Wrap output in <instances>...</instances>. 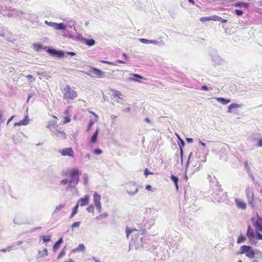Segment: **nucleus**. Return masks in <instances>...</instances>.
<instances>
[{
    "mask_svg": "<svg viewBox=\"0 0 262 262\" xmlns=\"http://www.w3.org/2000/svg\"><path fill=\"white\" fill-rule=\"evenodd\" d=\"M253 225L256 228V232L260 231L262 229V222L259 221L253 222Z\"/></svg>",
    "mask_w": 262,
    "mask_h": 262,
    "instance_id": "30",
    "label": "nucleus"
},
{
    "mask_svg": "<svg viewBox=\"0 0 262 262\" xmlns=\"http://www.w3.org/2000/svg\"><path fill=\"white\" fill-rule=\"evenodd\" d=\"M245 193L249 205L253 208L254 207V203L253 189L251 187H247L245 190Z\"/></svg>",
    "mask_w": 262,
    "mask_h": 262,
    "instance_id": "4",
    "label": "nucleus"
},
{
    "mask_svg": "<svg viewBox=\"0 0 262 262\" xmlns=\"http://www.w3.org/2000/svg\"><path fill=\"white\" fill-rule=\"evenodd\" d=\"M246 255L250 258H253L255 256V252L251 248L248 252H246Z\"/></svg>",
    "mask_w": 262,
    "mask_h": 262,
    "instance_id": "36",
    "label": "nucleus"
},
{
    "mask_svg": "<svg viewBox=\"0 0 262 262\" xmlns=\"http://www.w3.org/2000/svg\"><path fill=\"white\" fill-rule=\"evenodd\" d=\"M245 239H246V238H245V236H244L243 235H241L237 238V244H241L242 243H243L245 241Z\"/></svg>",
    "mask_w": 262,
    "mask_h": 262,
    "instance_id": "46",
    "label": "nucleus"
},
{
    "mask_svg": "<svg viewBox=\"0 0 262 262\" xmlns=\"http://www.w3.org/2000/svg\"><path fill=\"white\" fill-rule=\"evenodd\" d=\"M78 207L79 206L77 205H76L75 206L73 209L72 212L74 213L75 214H76L77 213Z\"/></svg>",
    "mask_w": 262,
    "mask_h": 262,
    "instance_id": "60",
    "label": "nucleus"
},
{
    "mask_svg": "<svg viewBox=\"0 0 262 262\" xmlns=\"http://www.w3.org/2000/svg\"><path fill=\"white\" fill-rule=\"evenodd\" d=\"M47 127L49 128L50 130L51 129H55L57 127V126L56 125V121H52L50 122L48 125L47 126Z\"/></svg>",
    "mask_w": 262,
    "mask_h": 262,
    "instance_id": "34",
    "label": "nucleus"
},
{
    "mask_svg": "<svg viewBox=\"0 0 262 262\" xmlns=\"http://www.w3.org/2000/svg\"><path fill=\"white\" fill-rule=\"evenodd\" d=\"M179 138V145L180 148H181V157L182 158V154H183L182 147L184 146V145H185V142H184V141L183 140H182L180 138Z\"/></svg>",
    "mask_w": 262,
    "mask_h": 262,
    "instance_id": "40",
    "label": "nucleus"
},
{
    "mask_svg": "<svg viewBox=\"0 0 262 262\" xmlns=\"http://www.w3.org/2000/svg\"><path fill=\"white\" fill-rule=\"evenodd\" d=\"M102 150L100 149H96L93 151V152L95 155H100L102 153Z\"/></svg>",
    "mask_w": 262,
    "mask_h": 262,
    "instance_id": "56",
    "label": "nucleus"
},
{
    "mask_svg": "<svg viewBox=\"0 0 262 262\" xmlns=\"http://www.w3.org/2000/svg\"><path fill=\"white\" fill-rule=\"evenodd\" d=\"M26 77L28 79H32V81H34L35 80V79L31 75H28L26 76Z\"/></svg>",
    "mask_w": 262,
    "mask_h": 262,
    "instance_id": "63",
    "label": "nucleus"
},
{
    "mask_svg": "<svg viewBox=\"0 0 262 262\" xmlns=\"http://www.w3.org/2000/svg\"><path fill=\"white\" fill-rule=\"evenodd\" d=\"M208 179L211 181V187H213L214 189V191L211 194V198L213 200L214 202H221L222 201L224 198V194L222 192V189L221 185H219V182L215 179L211 181V176H208Z\"/></svg>",
    "mask_w": 262,
    "mask_h": 262,
    "instance_id": "1",
    "label": "nucleus"
},
{
    "mask_svg": "<svg viewBox=\"0 0 262 262\" xmlns=\"http://www.w3.org/2000/svg\"><path fill=\"white\" fill-rule=\"evenodd\" d=\"M235 203L238 208L242 210L246 209L247 206L246 204L243 202L241 200L235 199Z\"/></svg>",
    "mask_w": 262,
    "mask_h": 262,
    "instance_id": "18",
    "label": "nucleus"
},
{
    "mask_svg": "<svg viewBox=\"0 0 262 262\" xmlns=\"http://www.w3.org/2000/svg\"><path fill=\"white\" fill-rule=\"evenodd\" d=\"M64 249H65V248H64L61 250V251L59 253V255L58 256V258H60L62 257V256H63L65 255L66 252H65Z\"/></svg>",
    "mask_w": 262,
    "mask_h": 262,
    "instance_id": "50",
    "label": "nucleus"
},
{
    "mask_svg": "<svg viewBox=\"0 0 262 262\" xmlns=\"http://www.w3.org/2000/svg\"><path fill=\"white\" fill-rule=\"evenodd\" d=\"M139 41L145 44L152 43L155 45L159 46H163L164 45V43L162 41H158L157 40H148L145 38H141L139 39Z\"/></svg>",
    "mask_w": 262,
    "mask_h": 262,
    "instance_id": "15",
    "label": "nucleus"
},
{
    "mask_svg": "<svg viewBox=\"0 0 262 262\" xmlns=\"http://www.w3.org/2000/svg\"><path fill=\"white\" fill-rule=\"evenodd\" d=\"M80 225V222H74L72 225V228H74V227H79V226Z\"/></svg>",
    "mask_w": 262,
    "mask_h": 262,
    "instance_id": "53",
    "label": "nucleus"
},
{
    "mask_svg": "<svg viewBox=\"0 0 262 262\" xmlns=\"http://www.w3.org/2000/svg\"><path fill=\"white\" fill-rule=\"evenodd\" d=\"M124 106H126L127 107H125L124 109L123 108V107L122 106H118V107H119L120 108L122 109V111H124V112H128L130 111V107L129 106V104L126 103V104H124Z\"/></svg>",
    "mask_w": 262,
    "mask_h": 262,
    "instance_id": "41",
    "label": "nucleus"
},
{
    "mask_svg": "<svg viewBox=\"0 0 262 262\" xmlns=\"http://www.w3.org/2000/svg\"><path fill=\"white\" fill-rule=\"evenodd\" d=\"M85 74L88 76L96 78L103 77L104 75V72L96 68H92L85 73Z\"/></svg>",
    "mask_w": 262,
    "mask_h": 262,
    "instance_id": "6",
    "label": "nucleus"
},
{
    "mask_svg": "<svg viewBox=\"0 0 262 262\" xmlns=\"http://www.w3.org/2000/svg\"><path fill=\"white\" fill-rule=\"evenodd\" d=\"M210 20H213V21H220V20H221V17L220 16H218L217 15H212L210 16Z\"/></svg>",
    "mask_w": 262,
    "mask_h": 262,
    "instance_id": "42",
    "label": "nucleus"
},
{
    "mask_svg": "<svg viewBox=\"0 0 262 262\" xmlns=\"http://www.w3.org/2000/svg\"><path fill=\"white\" fill-rule=\"evenodd\" d=\"M68 183H69V181L68 179H63L60 182L61 184H67Z\"/></svg>",
    "mask_w": 262,
    "mask_h": 262,
    "instance_id": "61",
    "label": "nucleus"
},
{
    "mask_svg": "<svg viewBox=\"0 0 262 262\" xmlns=\"http://www.w3.org/2000/svg\"><path fill=\"white\" fill-rule=\"evenodd\" d=\"M71 118L69 116L65 117L64 118L63 124L69 123L71 121Z\"/></svg>",
    "mask_w": 262,
    "mask_h": 262,
    "instance_id": "52",
    "label": "nucleus"
},
{
    "mask_svg": "<svg viewBox=\"0 0 262 262\" xmlns=\"http://www.w3.org/2000/svg\"><path fill=\"white\" fill-rule=\"evenodd\" d=\"M127 193L130 195H135L138 191V188L134 182H130L125 185Z\"/></svg>",
    "mask_w": 262,
    "mask_h": 262,
    "instance_id": "5",
    "label": "nucleus"
},
{
    "mask_svg": "<svg viewBox=\"0 0 262 262\" xmlns=\"http://www.w3.org/2000/svg\"><path fill=\"white\" fill-rule=\"evenodd\" d=\"M99 128H97L94 134L93 135V136L91 137L90 139V142L92 143H96L97 139L98 134L99 133Z\"/></svg>",
    "mask_w": 262,
    "mask_h": 262,
    "instance_id": "29",
    "label": "nucleus"
},
{
    "mask_svg": "<svg viewBox=\"0 0 262 262\" xmlns=\"http://www.w3.org/2000/svg\"><path fill=\"white\" fill-rule=\"evenodd\" d=\"M51 131L53 136H56L60 139L64 140L67 138L66 133L62 130H59L57 127L55 129H51Z\"/></svg>",
    "mask_w": 262,
    "mask_h": 262,
    "instance_id": "9",
    "label": "nucleus"
},
{
    "mask_svg": "<svg viewBox=\"0 0 262 262\" xmlns=\"http://www.w3.org/2000/svg\"><path fill=\"white\" fill-rule=\"evenodd\" d=\"M90 200V197L88 195H86L84 198H81L78 202L76 205L78 206H80L81 207L87 205L89 204Z\"/></svg>",
    "mask_w": 262,
    "mask_h": 262,
    "instance_id": "17",
    "label": "nucleus"
},
{
    "mask_svg": "<svg viewBox=\"0 0 262 262\" xmlns=\"http://www.w3.org/2000/svg\"><path fill=\"white\" fill-rule=\"evenodd\" d=\"M135 231H137V230H136V229H130L129 228L127 227L126 229V234L127 237L128 238L129 235L130 233H133V232H134Z\"/></svg>",
    "mask_w": 262,
    "mask_h": 262,
    "instance_id": "45",
    "label": "nucleus"
},
{
    "mask_svg": "<svg viewBox=\"0 0 262 262\" xmlns=\"http://www.w3.org/2000/svg\"><path fill=\"white\" fill-rule=\"evenodd\" d=\"M247 236L249 238L250 241H251V239L254 237V233L252 229L251 226H248V229L246 233Z\"/></svg>",
    "mask_w": 262,
    "mask_h": 262,
    "instance_id": "22",
    "label": "nucleus"
},
{
    "mask_svg": "<svg viewBox=\"0 0 262 262\" xmlns=\"http://www.w3.org/2000/svg\"><path fill=\"white\" fill-rule=\"evenodd\" d=\"M210 16H209V17H203L201 18L200 20L201 21H209V20H210Z\"/></svg>",
    "mask_w": 262,
    "mask_h": 262,
    "instance_id": "57",
    "label": "nucleus"
},
{
    "mask_svg": "<svg viewBox=\"0 0 262 262\" xmlns=\"http://www.w3.org/2000/svg\"><path fill=\"white\" fill-rule=\"evenodd\" d=\"M235 13L238 15L240 16L242 15L243 14V11L241 10L236 9L235 10Z\"/></svg>",
    "mask_w": 262,
    "mask_h": 262,
    "instance_id": "54",
    "label": "nucleus"
},
{
    "mask_svg": "<svg viewBox=\"0 0 262 262\" xmlns=\"http://www.w3.org/2000/svg\"><path fill=\"white\" fill-rule=\"evenodd\" d=\"M215 99L219 102L224 105L227 104L231 101L230 99H226L223 97H216Z\"/></svg>",
    "mask_w": 262,
    "mask_h": 262,
    "instance_id": "25",
    "label": "nucleus"
},
{
    "mask_svg": "<svg viewBox=\"0 0 262 262\" xmlns=\"http://www.w3.org/2000/svg\"><path fill=\"white\" fill-rule=\"evenodd\" d=\"M21 136H25V134L23 133L13 136V140L15 144H19L21 142Z\"/></svg>",
    "mask_w": 262,
    "mask_h": 262,
    "instance_id": "23",
    "label": "nucleus"
},
{
    "mask_svg": "<svg viewBox=\"0 0 262 262\" xmlns=\"http://www.w3.org/2000/svg\"><path fill=\"white\" fill-rule=\"evenodd\" d=\"M256 236L257 239L262 240V234L259 233L258 232H256Z\"/></svg>",
    "mask_w": 262,
    "mask_h": 262,
    "instance_id": "59",
    "label": "nucleus"
},
{
    "mask_svg": "<svg viewBox=\"0 0 262 262\" xmlns=\"http://www.w3.org/2000/svg\"><path fill=\"white\" fill-rule=\"evenodd\" d=\"M94 124V121H93V120H91L88 124L87 131H89L91 127Z\"/></svg>",
    "mask_w": 262,
    "mask_h": 262,
    "instance_id": "51",
    "label": "nucleus"
},
{
    "mask_svg": "<svg viewBox=\"0 0 262 262\" xmlns=\"http://www.w3.org/2000/svg\"><path fill=\"white\" fill-rule=\"evenodd\" d=\"M116 102L124 106L126 104V100L123 98V95L118 91H116Z\"/></svg>",
    "mask_w": 262,
    "mask_h": 262,
    "instance_id": "14",
    "label": "nucleus"
},
{
    "mask_svg": "<svg viewBox=\"0 0 262 262\" xmlns=\"http://www.w3.org/2000/svg\"><path fill=\"white\" fill-rule=\"evenodd\" d=\"M87 211L90 213H94V207L93 205H91L88 206L86 208Z\"/></svg>",
    "mask_w": 262,
    "mask_h": 262,
    "instance_id": "48",
    "label": "nucleus"
},
{
    "mask_svg": "<svg viewBox=\"0 0 262 262\" xmlns=\"http://www.w3.org/2000/svg\"><path fill=\"white\" fill-rule=\"evenodd\" d=\"M101 195L97 192H95L93 195V201L95 205L96 209L99 213L101 211V206L100 203Z\"/></svg>",
    "mask_w": 262,
    "mask_h": 262,
    "instance_id": "7",
    "label": "nucleus"
},
{
    "mask_svg": "<svg viewBox=\"0 0 262 262\" xmlns=\"http://www.w3.org/2000/svg\"><path fill=\"white\" fill-rule=\"evenodd\" d=\"M29 121L30 120L28 119V117L26 116L23 120L18 122L15 123L14 126L27 125L29 123Z\"/></svg>",
    "mask_w": 262,
    "mask_h": 262,
    "instance_id": "21",
    "label": "nucleus"
},
{
    "mask_svg": "<svg viewBox=\"0 0 262 262\" xmlns=\"http://www.w3.org/2000/svg\"><path fill=\"white\" fill-rule=\"evenodd\" d=\"M144 174L146 177H147L148 174H151L152 173L150 172L147 168H146L144 171Z\"/></svg>",
    "mask_w": 262,
    "mask_h": 262,
    "instance_id": "58",
    "label": "nucleus"
},
{
    "mask_svg": "<svg viewBox=\"0 0 262 262\" xmlns=\"http://www.w3.org/2000/svg\"><path fill=\"white\" fill-rule=\"evenodd\" d=\"M49 53L52 55H56L58 57H62L64 56V52L62 51H57L55 49H49Z\"/></svg>",
    "mask_w": 262,
    "mask_h": 262,
    "instance_id": "20",
    "label": "nucleus"
},
{
    "mask_svg": "<svg viewBox=\"0 0 262 262\" xmlns=\"http://www.w3.org/2000/svg\"><path fill=\"white\" fill-rule=\"evenodd\" d=\"M211 60L213 63L216 65H222L225 62L224 59L221 57L216 53L211 55Z\"/></svg>",
    "mask_w": 262,
    "mask_h": 262,
    "instance_id": "11",
    "label": "nucleus"
},
{
    "mask_svg": "<svg viewBox=\"0 0 262 262\" xmlns=\"http://www.w3.org/2000/svg\"><path fill=\"white\" fill-rule=\"evenodd\" d=\"M60 24L63 26L60 31H63L66 30L67 28H72L75 26L76 22L74 19L69 18L66 20L64 23H61Z\"/></svg>",
    "mask_w": 262,
    "mask_h": 262,
    "instance_id": "10",
    "label": "nucleus"
},
{
    "mask_svg": "<svg viewBox=\"0 0 262 262\" xmlns=\"http://www.w3.org/2000/svg\"><path fill=\"white\" fill-rule=\"evenodd\" d=\"M256 146L258 147H262V139L258 140Z\"/></svg>",
    "mask_w": 262,
    "mask_h": 262,
    "instance_id": "62",
    "label": "nucleus"
},
{
    "mask_svg": "<svg viewBox=\"0 0 262 262\" xmlns=\"http://www.w3.org/2000/svg\"><path fill=\"white\" fill-rule=\"evenodd\" d=\"M76 184H72V183H71L69 182V185L66 187V190L70 191L72 190V189L75 188L77 194L78 195L79 191H78V189L77 188H76Z\"/></svg>",
    "mask_w": 262,
    "mask_h": 262,
    "instance_id": "32",
    "label": "nucleus"
},
{
    "mask_svg": "<svg viewBox=\"0 0 262 262\" xmlns=\"http://www.w3.org/2000/svg\"><path fill=\"white\" fill-rule=\"evenodd\" d=\"M241 106H242V105H241V104H238L236 103L231 104L230 105H229L228 106V112L232 113V109L238 108L241 107Z\"/></svg>",
    "mask_w": 262,
    "mask_h": 262,
    "instance_id": "26",
    "label": "nucleus"
},
{
    "mask_svg": "<svg viewBox=\"0 0 262 262\" xmlns=\"http://www.w3.org/2000/svg\"><path fill=\"white\" fill-rule=\"evenodd\" d=\"M33 47L35 50L37 51H39L42 48V46L39 43H34Z\"/></svg>",
    "mask_w": 262,
    "mask_h": 262,
    "instance_id": "44",
    "label": "nucleus"
},
{
    "mask_svg": "<svg viewBox=\"0 0 262 262\" xmlns=\"http://www.w3.org/2000/svg\"><path fill=\"white\" fill-rule=\"evenodd\" d=\"M83 183H84V185H86L88 184V181H89V176H88V174H86V173L83 174Z\"/></svg>",
    "mask_w": 262,
    "mask_h": 262,
    "instance_id": "43",
    "label": "nucleus"
},
{
    "mask_svg": "<svg viewBox=\"0 0 262 262\" xmlns=\"http://www.w3.org/2000/svg\"><path fill=\"white\" fill-rule=\"evenodd\" d=\"M251 249V247L246 245H243L241 247L240 250L238 252V254L246 253V252H248L249 250Z\"/></svg>",
    "mask_w": 262,
    "mask_h": 262,
    "instance_id": "24",
    "label": "nucleus"
},
{
    "mask_svg": "<svg viewBox=\"0 0 262 262\" xmlns=\"http://www.w3.org/2000/svg\"><path fill=\"white\" fill-rule=\"evenodd\" d=\"M38 255L39 257H43L48 255V250L47 249H43L42 251H38Z\"/></svg>",
    "mask_w": 262,
    "mask_h": 262,
    "instance_id": "35",
    "label": "nucleus"
},
{
    "mask_svg": "<svg viewBox=\"0 0 262 262\" xmlns=\"http://www.w3.org/2000/svg\"><path fill=\"white\" fill-rule=\"evenodd\" d=\"M42 241L43 242H48L51 241V236H45L43 235L42 236Z\"/></svg>",
    "mask_w": 262,
    "mask_h": 262,
    "instance_id": "47",
    "label": "nucleus"
},
{
    "mask_svg": "<svg viewBox=\"0 0 262 262\" xmlns=\"http://www.w3.org/2000/svg\"><path fill=\"white\" fill-rule=\"evenodd\" d=\"M145 189L147 190H149V191H152V187L151 185H147L145 187Z\"/></svg>",
    "mask_w": 262,
    "mask_h": 262,
    "instance_id": "64",
    "label": "nucleus"
},
{
    "mask_svg": "<svg viewBox=\"0 0 262 262\" xmlns=\"http://www.w3.org/2000/svg\"><path fill=\"white\" fill-rule=\"evenodd\" d=\"M45 23L49 27L52 28L54 30L60 31L63 27V26L60 23H57L52 21L45 20Z\"/></svg>",
    "mask_w": 262,
    "mask_h": 262,
    "instance_id": "12",
    "label": "nucleus"
},
{
    "mask_svg": "<svg viewBox=\"0 0 262 262\" xmlns=\"http://www.w3.org/2000/svg\"><path fill=\"white\" fill-rule=\"evenodd\" d=\"M77 39L80 41L81 43H84L88 46H93L95 44V41L93 39H86L81 36H77Z\"/></svg>",
    "mask_w": 262,
    "mask_h": 262,
    "instance_id": "13",
    "label": "nucleus"
},
{
    "mask_svg": "<svg viewBox=\"0 0 262 262\" xmlns=\"http://www.w3.org/2000/svg\"><path fill=\"white\" fill-rule=\"evenodd\" d=\"M24 217L22 214H16L13 218V223L16 225H21L24 223Z\"/></svg>",
    "mask_w": 262,
    "mask_h": 262,
    "instance_id": "16",
    "label": "nucleus"
},
{
    "mask_svg": "<svg viewBox=\"0 0 262 262\" xmlns=\"http://www.w3.org/2000/svg\"><path fill=\"white\" fill-rule=\"evenodd\" d=\"M5 35V33L4 32V29L3 27H0V36L4 37Z\"/></svg>",
    "mask_w": 262,
    "mask_h": 262,
    "instance_id": "55",
    "label": "nucleus"
},
{
    "mask_svg": "<svg viewBox=\"0 0 262 262\" xmlns=\"http://www.w3.org/2000/svg\"><path fill=\"white\" fill-rule=\"evenodd\" d=\"M62 156H67L71 158L74 157V152L72 147L64 148L59 150Z\"/></svg>",
    "mask_w": 262,
    "mask_h": 262,
    "instance_id": "8",
    "label": "nucleus"
},
{
    "mask_svg": "<svg viewBox=\"0 0 262 262\" xmlns=\"http://www.w3.org/2000/svg\"><path fill=\"white\" fill-rule=\"evenodd\" d=\"M148 211L150 212V218L147 220L146 223V224H149L148 228L149 229L154 225L155 221L157 220L158 216L156 214L157 212L156 209L150 208H146L145 213H147Z\"/></svg>",
    "mask_w": 262,
    "mask_h": 262,
    "instance_id": "3",
    "label": "nucleus"
},
{
    "mask_svg": "<svg viewBox=\"0 0 262 262\" xmlns=\"http://www.w3.org/2000/svg\"><path fill=\"white\" fill-rule=\"evenodd\" d=\"M233 6L235 7H244L245 8H248L249 6V4H248L247 3H245L243 2H239L235 3L233 5Z\"/></svg>",
    "mask_w": 262,
    "mask_h": 262,
    "instance_id": "27",
    "label": "nucleus"
},
{
    "mask_svg": "<svg viewBox=\"0 0 262 262\" xmlns=\"http://www.w3.org/2000/svg\"><path fill=\"white\" fill-rule=\"evenodd\" d=\"M85 250V246L83 244H80L78 245V247L72 250L73 253L77 252L84 251Z\"/></svg>",
    "mask_w": 262,
    "mask_h": 262,
    "instance_id": "31",
    "label": "nucleus"
},
{
    "mask_svg": "<svg viewBox=\"0 0 262 262\" xmlns=\"http://www.w3.org/2000/svg\"><path fill=\"white\" fill-rule=\"evenodd\" d=\"M65 206V204H60L58 206H57L55 208V210L54 211V213H58V212H59L61 209H62Z\"/></svg>",
    "mask_w": 262,
    "mask_h": 262,
    "instance_id": "38",
    "label": "nucleus"
},
{
    "mask_svg": "<svg viewBox=\"0 0 262 262\" xmlns=\"http://www.w3.org/2000/svg\"><path fill=\"white\" fill-rule=\"evenodd\" d=\"M133 77H128V80L141 82L140 79H145L143 77L138 74H133Z\"/></svg>",
    "mask_w": 262,
    "mask_h": 262,
    "instance_id": "19",
    "label": "nucleus"
},
{
    "mask_svg": "<svg viewBox=\"0 0 262 262\" xmlns=\"http://www.w3.org/2000/svg\"><path fill=\"white\" fill-rule=\"evenodd\" d=\"M62 94L64 99L74 100L77 97V93L72 90L69 85H66L64 87Z\"/></svg>",
    "mask_w": 262,
    "mask_h": 262,
    "instance_id": "2",
    "label": "nucleus"
},
{
    "mask_svg": "<svg viewBox=\"0 0 262 262\" xmlns=\"http://www.w3.org/2000/svg\"><path fill=\"white\" fill-rule=\"evenodd\" d=\"M170 179H171V181L174 183L176 188L178 190L179 189V186H178L179 178H178V177L173 174H171V176L170 177Z\"/></svg>",
    "mask_w": 262,
    "mask_h": 262,
    "instance_id": "28",
    "label": "nucleus"
},
{
    "mask_svg": "<svg viewBox=\"0 0 262 262\" xmlns=\"http://www.w3.org/2000/svg\"><path fill=\"white\" fill-rule=\"evenodd\" d=\"M79 180V177L71 176V179L69 181V182L77 185L78 183Z\"/></svg>",
    "mask_w": 262,
    "mask_h": 262,
    "instance_id": "33",
    "label": "nucleus"
},
{
    "mask_svg": "<svg viewBox=\"0 0 262 262\" xmlns=\"http://www.w3.org/2000/svg\"><path fill=\"white\" fill-rule=\"evenodd\" d=\"M63 242L62 238L61 237L53 246L54 250H56L58 249L60 245V244Z\"/></svg>",
    "mask_w": 262,
    "mask_h": 262,
    "instance_id": "37",
    "label": "nucleus"
},
{
    "mask_svg": "<svg viewBox=\"0 0 262 262\" xmlns=\"http://www.w3.org/2000/svg\"><path fill=\"white\" fill-rule=\"evenodd\" d=\"M245 168L248 172H250V168L247 161H245L244 163Z\"/></svg>",
    "mask_w": 262,
    "mask_h": 262,
    "instance_id": "49",
    "label": "nucleus"
},
{
    "mask_svg": "<svg viewBox=\"0 0 262 262\" xmlns=\"http://www.w3.org/2000/svg\"><path fill=\"white\" fill-rule=\"evenodd\" d=\"M79 171L78 169L74 168L71 170L70 176L78 177Z\"/></svg>",
    "mask_w": 262,
    "mask_h": 262,
    "instance_id": "39",
    "label": "nucleus"
}]
</instances>
